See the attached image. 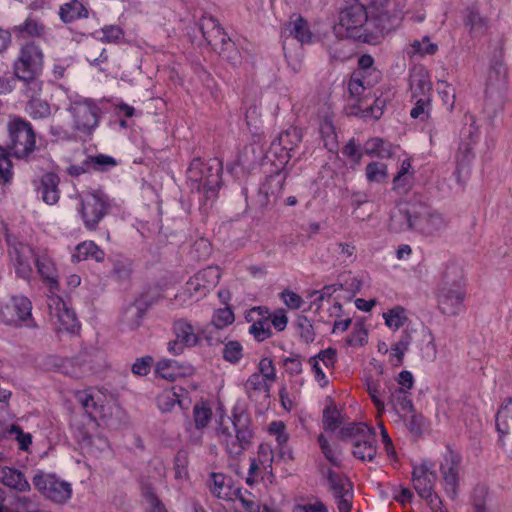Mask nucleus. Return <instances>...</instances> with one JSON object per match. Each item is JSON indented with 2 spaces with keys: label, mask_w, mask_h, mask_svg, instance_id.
<instances>
[{
  "label": "nucleus",
  "mask_w": 512,
  "mask_h": 512,
  "mask_svg": "<svg viewBox=\"0 0 512 512\" xmlns=\"http://www.w3.org/2000/svg\"><path fill=\"white\" fill-rule=\"evenodd\" d=\"M174 339L167 343V350L171 355L183 354L185 348H192L200 343V330L187 318L174 319L171 325Z\"/></svg>",
  "instance_id": "f8f14e48"
},
{
  "label": "nucleus",
  "mask_w": 512,
  "mask_h": 512,
  "mask_svg": "<svg viewBox=\"0 0 512 512\" xmlns=\"http://www.w3.org/2000/svg\"><path fill=\"white\" fill-rule=\"evenodd\" d=\"M34 265L40 278L50 289L58 288V269L53 257L46 249H37Z\"/></svg>",
  "instance_id": "4be33fe9"
},
{
  "label": "nucleus",
  "mask_w": 512,
  "mask_h": 512,
  "mask_svg": "<svg viewBox=\"0 0 512 512\" xmlns=\"http://www.w3.org/2000/svg\"><path fill=\"white\" fill-rule=\"evenodd\" d=\"M49 134L57 140L69 141L75 136L72 127L69 128L62 123L58 118L54 117L49 127Z\"/></svg>",
  "instance_id": "4d7b16f0"
},
{
  "label": "nucleus",
  "mask_w": 512,
  "mask_h": 512,
  "mask_svg": "<svg viewBox=\"0 0 512 512\" xmlns=\"http://www.w3.org/2000/svg\"><path fill=\"white\" fill-rule=\"evenodd\" d=\"M414 229L424 236H436L444 231L448 225L444 216L436 211H431L422 205H416L414 215Z\"/></svg>",
  "instance_id": "dca6fc26"
},
{
  "label": "nucleus",
  "mask_w": 512,
  "mask_h": 512,
  "mask_svg": "<svg viewBox=\"0 0 512 512\" xmlns=\"http://www.w3.org/2000/svg\"><path fill=\"white\" fill-rule=\"evenodd\" d=\"M431 82L423 69L413 71L410 75L411 98L431 97Z\"/></svg>",
  "instance_id": "c756f323"
},
{
  "label": "nucleus",
  "mask_w": 512,
  "mask_h": 512,
  "mask_svg": "<svg viewBox=\"0 0 512 512\" xmlns=\"http://www.w3.org/2000/svg\"><path fill=\"white\" fill-rule=\"evenodd\" d=\"M410 53L413 55H433L438 50V45L432 43L428 36H424L421 40H414L411 44Z\"/></svg>",
  "instance_id": "680f3d73"
},
{
  "label": "nucleus",
  "mask_w": 512,
  "mask_h": 512,
  "mask_svg": "<svg viewBox=\"0 0 512 512\" xmlns=\"http://www.w3.org/2000/svg\"><path fill=\"white\" fill-rule=\"evenodd\" d=\"M0 482L18 492H29L31 489L25 475L20 470L8 466L0 467Z\"/></svg>",
  "instance_id": "a878e982"
},
{
  "label": "nucleus",
  "mask_w": 512,
  "mask_h": 512,
  "mask_svg": "<svg viewBox=\"0 0 512 512\" xmlns=\"http://www.w3.org/2000/svg\"><path fill=\"white\" fill-rule=\"evenodd\" d=\"M8 256L18 278L30 281L33 275V264L37 250L29 244L16 239H7Z\"/></svg>",
  "instance_id": "ddd939ff"
},
{
  "label": "nucleus",
  "mask_w": 512,
  "mask_h": 512,
  "mask_svg": "<svg viewBox=\"0 0 512 512\" xmlns=\"http://www.w3.org/2000/svg\"><path fill=\"white\" fill-rule=\"evenodd\" d=\"M6 156L28 161L38 150L37 133L32 123L19 115H10L6 125Z\"/></svg>",
  "instance_id": "7ed1b4c3"
},
{
  "label": "nucleus",
  "mask_w": 512,
  "mask_h": 512,
  "mask_svg": "<svg viewBox=\"0 0 512 512\" xmlns=\"http://www.w3.org/2000/svg\"><path fill=\"white\" fill-rule=\"evenodd\" d=\"M155 374L165 380L175 381L182 374V367L171 359L159 360L155 366Z\"/></svg>",
  "instance_id": "a19ab883"
},
{
  "label": "nucleus",
  "mask_w": 512,
  "mask_h": 512,
  "mask_svg": "<svg viewBox=\"0 0 512 512\" xmlns=\"http://www.w3.org/2000/svg\"><path fill=\"white\" fill-rule=\"evenodd\" d=\"M13 32L18 39L40 38L46 33L44 23L33 16H28L21 24L14 26Z\"/></svg>",
  "instance_id": "bb28decb"
},
{
  "label": "nucleus",
  "mask_w": 512,
  "mask_h": 512,
  "mask_svg": "<svg viewBox=\"0 0 512 512\" xmlns=\"http://www.w3.org/2000/svg\"><path fill=\"white\" fill-rule=\"evenodd\" d=\"M44 52L39 43L35 40H26L19 46L17 57L12 64L13 75L22 83L28 86L29 90L39 89L43 83L41 75L44 69Z\"/></svg>",
  "instance_id": "20e7f679"
},
{
  "label": "nucleus",
  "mask_w": 512,
  "mask_h": 512,
  "mask_svg": "<svg viewBox=\"0 0 512 512\" xmlns=\"http://www.w3.org/2000/svg\"><path fill=\"white\" fill-rule=\"evenodd\" d=\"M463 22L472 36H482L490 28V18L481 15L475 6L467 8Z\"/></svg>",
  "instance_id": "393cba45"
},
{
  "label": "nucleus",
  "mask_w": 512,
  "mask_h": 512,
  "mask_svg": "<svg viewBox=\"0 0 512 512\" xmlns=\"http://www.w3.org/2000/svg\"><path fill=\"white\" fill-rule=\"evenodd\" d=\"M71 117V127L75 136L83 139H91L99 127L101 108L97 103L88 98L72 101L67 108Z\"/></svg>",
  "instance_id": "0eeeda50"
},
{
  "label": "nucleus",
  "mask_w": 512,
  "mask_h": 512,
  "mask_svg": "<svg viewBox=\"0 0 512 512\" xmlns=\"http://www.w3.org/2000/svg\"><path fill=\"white\" fill-rule=\"evenodd\" d=\"M341 415L335 408L327 407L323 411V427L326 431H335L341 425Z\"/></svg>",
  "instance_id": "338daca9"
},
{
  "label": "nucleus",
  "mask_w": 512,
  "mask_h": 512,
  "mask_svg": "<svg viewBox=\"0 0 512 512\" xmlns=\"http://www.w3.org/2000/svg\"><path fill=\"white\" fill-rule=\"evenodd\" d=\"M209 171L210 168L201 158L197 157L191 161L187 170V177L191 182L196 184L197 189H205L207 185L212 183V181L208 179Z\"/></svg>",
  "instance_id": "473e14b6"
},
{
  "label": "nucleus",
  "mask_w": 512,
  "mask_h": 512,
  "mask_svg": "<svg viewBox=\"0 0 512 512\" xmlns=\"http://www.w3.org/2000/svg\"><path fill=\"white\" fill-rule=\"evenodd\" d=\"M199 28L208 45H210L213 50L227 59H232L227 52L230 50L235 51L234 43L220 26L217 19L210 15H204L199 20Z\"/></svg>",
  "instance_id": "4468645a"
},
{
  "label": "nucleus",
  "mask_w": 512,
  "mask_h": 512,
  "mask_svg": "<svg viewBox=\"0 0 512 512\" xmlns=\"http://www.w3.org/2000/svg\"><path fill=\"white\" fill-rule=\"evenodd\" d=\"M32 483L43 497L55 503L64 504L72 496L71 484L52 473L37 471Z\"/></svg>",
  "instance_id": "9d476101"
},
{
  "label": "nucleus",
  "mask_w": 512,
  "mask_h": 512,
  "mask_svg": "<svg viewBox=\"0 0 512 512\" xmlns=\"http://www.w3.org/2000/svg\"><path fill=\"white\" fill-rule=\"evenodd\" d=\"M385 325L396 331L401 328L407 320L406 311L402 306H396L383 313Z\"/></svg>",
  "instance_id": "3c124183"
},
{
  "label": "nucleus",
  "mask_w": 512,
  "mask_h": 512,
  "mask_svg": "<svg viewBox=\"0 0 512 512\" xmlns=\"http://www.w3.org/2000/svg\"><path fill=\"white\" fill-rule=\"evenodd\" d=\"M495 422L498 433L512 430V397L503 400L496 413Z\"/></svg>",
  "instance_id": "58836bf2"
},
{
  "label": "nucleus",
  "mask_w": 512,
  "mask_h": 512,
  "mask_svg": "<svg viewBox=\"0 0 512 512\" xmlns=\"http://www.w3.org/2000/svg\"><path fill=\"white\" fill-rule=\"evenodd\" d=\"M413 177L411 161L409 159L403 160L400 169L393 178V190L398 193H406L410 189Z\"/></svg>",
  "instance_id": "4c0bfd02"
},
{
  "label": "nucleus",
  "mask_w": 512,
  "mask_h": 512,
  "mask_svg": "<svg viewBox=\"0 0 512 512\" xmlns=\"http://www.w3.org/2000/svg\"><path fill=\"white\" fill-rule=\"evenodd\" d=\"M370 24L369 10L363 0H357L356 3L344 8L340 12L338 29L343 30L348 38L362 40L363 42L375 44L379 36L369 32L365 24ZM340 33V31H338Z\"/></svg>",
  "instance_id": "39448f33"
},
{
  "label": "nucleus",
  "mask_w": 512,
  "mask_h": 512,
  "mask_svg": "<svg viewBox=\"0 0 512 512\" xmlns=\"http://www.w3.org/2000/svg\"><path fill=\"white\" fill-rule=\"evenodd\" d=\"M235 320L234 313L230 307L219 308L214 311L211 324L217 329H223L231 325Z\"/></svg>",
  "instance_id": "bf43d9fd"
},
{
  "label": "nucleus",
  "mask_w": 512,
  "mask_h": 512,
  "mask_svg": "<svg viewBox=\"0 0 512 512\" xmlns=\"http://www.w3.org/2000/svg\"><path fill=\"white\" fill-rule=\"evenodd\" d=\"M389 392L388 401L397 413H410L413 410V403L410 398V391L404 390L405 388H398L391 385H386Z\"/></svg>",
  "instance_id": "c85d7f7f"
},
{
  "label": "nucleus",
  "mask_w": 512,
  "mask_h": 512,
  "mask_svg": "<svg viewBox=\"0 0 512 512\" xmlns=\"http://www.w3.org/2000/svg\"><path fill=\"white\" fill-rule=\"evenodd\" d=\"M188 453L185 450H180L174 457V473L176 479H187L188 472Z\"/></svg>",
  "instance_id": "0e129e2a"
},
{
  "label": "nucleus",
  "mask_w": 512,
  "mask_h": 512,
  "mask_svg": "<svg viewBox=\"0 0 512 512\" xmlns=\"http://www.w3.org/2000/svg\"><path fill=\"white\" fill-rule=\"evenodd\" d=\"M60 178L57 174L48 172L41 176L37 193L41 199L48 205H54L59 201Z\"/></svg>",
  "instance_id": "b1692460"
},
{
  "label": "nucleus",
  "mask_w": 512,
  "mask_h": 512,
  "mask_svg": "<svg viewBox=\"0 0 512 512\" xmlns=\"http://www.w3.org/2000/svg\"><path fill=\"white\" fill-rule=\"evenodd\" d=\"M89 258L96 262H103L105 252L94 241H83L76 246L72 260L81 262Z\"/></svg>",
  "instance_id": "2f4dec72"
},
{
  "label": "nucleus",
  "mask_w": 512,
  "mask_h": 512,
  "mask_svg": "<svg viewBox=\"0 0 512 512\" xmlns=\"http://www.w3.org/2000/svg\"><path fill=\"white\" fill-rule=\"evenodd\" d=\"M222 357L231 364H238L243 358V346L236 340L228 341L224 344Z\"/></svg>",
  "instance_id": "5fc2aeb1"
},
{
  "label": "nucleus",
  "mask_w": 512,
  "mask_h": 512,
  "mask_svg": "<svg viewBox=\"0 0 512 512\" xmlns=\"http://www.w3.org/2000/svg\"><path fill=\"white\" fill-rule=\"evenodd\" d=\"M158 408L163 413L173 410L175 405H181V400L174 388L163 390L156 398Z\"/></svg>",
  "instance_id": "8fccbe9b"
},
{
  "label": "nucleus",
  "mask_w": 512,
  "mask_h": 512,
  "mask_svg": "<svg viewBox=\"0 0 512 512\" xmlns=\"http://www.w3.org/2000/svg\"><path fill=\"white\" fill-rule=\"evenodd\" d=\"M90 171L107 172L117 166V160L106 154L88 155Z\"/></svg>",
  "instance_id": "09e8293b"
},
{
  "label": "nucleus",
  "mask_w": 512,
  "mask_h": 512,
  "mask_svg": "<svg viewBox=\"0 0 512 512\" xmlns=\"http://www.w3.org/2000/svg\"><path fill=\"white\" fill-rule=\"evenodd\" d=\"M13 178V164L6 156V150L0 145V183L7 184Z\"/></svg>",
  "instance_id": "69168bd1"
},
{
  "label": "nucleus",
  "mask_w": 512,
  "mask_h": 512,
  "mask_svg": "<svg viewBox=\"0 0 512 512\" xmlns=\"http://www.w3.org/2000/svg\"><path fill=\"white\" fill-rule=\"evenodd\" d=\"M209 490L213 496L224 501H233L235 488L232 486V480L221 472H212L209 475Z\"/></svg>",
  "instance_id": "5701e85b"
},
{
  "label": "nucleus",
  "mask_w": 512,
  "mask_h": 512,
  "mask_svg": "<svg viewBox=\"0 0 512 512\" xmlns=\"http://www.w3.org/2000/svg\"><path fill=\"white\" fill-rule=\"evenodd\" d=\"M414 107L410 111L413 119L425 120L429 117L431 110V97L412 99Z\"/></svg>",
  "instance_id": "e2e57ef3"
},
{
  "label": "nucleus",
  "mask_w": 512,
  "mask_h": 512,
  "mask_svg": "<svg viewBox=\"0 0 512 512\" xmlns=\"http://www.w3.org/2000/svg\"><path fill=\"white\" fill-rule=\"evenodd\" d=\"M435 481L436 473L433 463L423 461L413 467L412 482L418 495L432 505L436 512H447L441 507H439V509L436 508V504L441 505L442 502L434 492Z\"/></svg>",
  "instance_id": "9b49d317"
},
{
  "label": "nucleus",
  "mask_w": 512,
  "mask_h": 512,
  "mask_svg": "<svg viewBox=\"0 0 512 512\" xmlns=\"http://www.w3.org/2000/svg\"><path fill=\"white\" fill-rule=\"evenodd\" d=\"M85 59L91 66L99 67L108 61V54L105 48L99 43L93 41L88 43L85 48Z\"/></svg>",
  "instance_id": "37998d69"
},
{
  "label": "nucleus",
  "mask_w": 512,
  "mask_h": 512,
  "mask_svg": "<svg viewBox=\"0 0 512 512\" xmlns=\"http://www.w3.org/2000/svg\"><path fill=\"white\" fill-rule=\"evenodd\" d=\"M272 383L265 379L261 374L253 373L244 384V390L251 400L259 398H269Z\"/></svg>",
  "instance_id": "cd10ccee"
},
{
  "label": "nucleus",
  "mask_w": 512,
  "mask_h": 512,
  "mask_svg": "<svg viewBox=\"0 0 512 512\" xmlns=\"http://www.w3.org/2000/svg\"><path fill=\"white\" fill-rule=\"evenodd\" d=\"M352 446V453L357 459L361 461H372L377 454L376 431L371 432V437H363Z\"/></svg>",
  "instance_id": "72a5a7b5"
},
{
  "label": "nucleus",
  "mask_w": 512,
  "mask_h": 512,
  "mask_svg": "<svg viewBox=\"0 0 512 512\" xmlns=\"http://www.w3.org/2000/svg\"><path fill=\"white\" fill-rule=\"evenodd\" d=\"M374 430V428L369 427L365 423H351L340 430V438L348 440L354 445L355 442L360 441L363 437H371V432Z\"/></svg>",
  "instance_id": "ea45409f"
},
{
  "label": "nucleus",
  "mask_w": 512,
  "mask_h": 512,
  "mask_svg": "<svg viewBox=\"0 0 512 512\" xmlns=\"http://www.w3.org/2000/svg\"><path fill=\"white\" fill-rule=\"evenodd\" d=\"M327 479L330 484V489L335 497H342L344 494H349L351 484L347 478L329 469L327 472Z\"/></svg>",
  "instance_id": "de8ad7c7"
},
{
  "label": "nucleus",
  "mask_w": 512,
  "mask_h": 512,
  "mask_svg": "<svg viewBox=\"0 0 512 512\" xmlns=\"http://www.w3.org/2000/svg\"><path fill=\"white\" fill-rule=\"evenodd\" d=\"M435 296L443 315L453 317L464 310L467 290L464 270L459 264L451 262L445 266Z\"/></svg>",
  "instance_id": "f03ea898"
},
{
  "label": "nucleus",
  "mask_w": 512,
  "mask_h": 512,
  "mask_svg": "<svg viewBox=\"0 0 512 512\" xmlns=\"http://www.w3.org/2000/svg\"><path fill=\"white\" fill-rule=\"evenodd\" d=\"M144 313L145 311L141 307L131 304L122 312L121 323L128 329H136L141 325Z\"/></svg>",
  "instance_id": "c03bdc74"
},
{
  "label": "nucleus",
  "mask_w": 512,
  "mask_h": 512,
  "mask_svg": "<svg viewBox=\"0 0 512 512\" xmlns=\"http://www.w3.org/2000/svg\"><path fill=\"white\" fill-rule=\"evenodd\" d=\"M415 207L412 206H396L389 214L387 229L390 233L401 234L414 229Z\"/></svg>",
  "instance_id": "aec40b11"
},
{
  "label": "nucleus",
  "mask_w": 512,
  "mask_h": 512,
  "mask_svg": "<svg viewBox=\"0 0 512 512\" xmlns=\"http://www.w3.org/2000/svg\"><path fill=\"white\" fill-rule=\"evenodd\" d=\"M0 321L14 327H38L32 317V302L24 295L12 296L9 303L0 306Z\"/></svg>",
  "instance_id": "1a4fd4ad"
},
{
  "label": "nucleus",
  "mask_w": 512,
  "mask_h": 512,
  "mask_svg": "<svg viewBox=\"0 0 512 512\" xmlns=\"http://www.w3.org/2000/svg\"><path fill=\"white\" fill-rule=\"evenodd\" d=\"M368 342V330L362 321H357L350 335L346 339L347 345L351 347H362Z\"/></svg>",
  "instance_id": "603ef678"
},
{
  "label": "nucleus",
  "mask_w": 512,
  "mask_h": 512,
  "mask_svg": "<svg viewBox=\"0 0 512 512\" xmlns=\"http://www.w3.org/2000/svg\"><path fill=\"white\" fill-rule=\"evenodd\" d=\"M286 29L289 31V35L295 38L301 45L311 44L314 41L309 24L302 16L291 19L287 23Z\"/></svg>",
  "instance_id": "7c9ffc66"
},
{
  "label": "nucleus",
  "mask_w": 512,
  "mask_h": 512,
  "mask_svg": "<svg viewBox=\"0 0 512 512\" xmlns=\"http://www.w3.org/2000/svg\"><path fill=\"white\" fill-rule=\"evenodd\" d=\"M221 271L217 266H208L195 273L186 282L183 292L177 297L197 302L205 298L219 283Z\"/></svg>",
  "instance_id": "6e6552de"
},
{
  "label": "nucleus",
  "mask_w": 512,
  "mask_h": 512,
  "mask_svg": "<svg viewBox=\"0 0 512 512\" xmlns=\"http://www.w3.org/2000/svg\"><path fill=\"white\" fill-rule=\"evenodd\" d=\"M272 470L269 467H266V464H261L257 461L256 458L250 459V466L248 469V476L246 478V483L249 486H252L254 483L257 482L258 478L261 477V479H264V474H269L272 476Z\"/></svg>",
  "instance_id": "6e6d98bb"
},
{
  "label": "nucleus",
  "mask_w": 512,
  "mask_h": 512,
  "mask_svg": "<svg viewBox=\"0 0 512 512\" xmlns=\"http://www.w3.org/2000/svg\"><path fill=\"white\" fill-rule=\"evenodd\" d=\"M387 176V166L379 162H371L366 166V177L369 182H381Z\"/></svg>",
  "instance_id": "774afa93"
},
{
  "label": "nucleus",
  "mask_w": 512,
  "mask_h": 512,
  "mask_svg": "<svg viewBox=\"0 0 512 512\" xmlns=\"http://www.w3.org/2000/svg\"><path fill=\"white\" fill-rule=\"evenodd\" d=\"M364 151L369 156H376L381 158H388L393 154L391 144L387 143L379 137H374L366 141L364 145Z\"/></svg>",
  "instance_id": "79ce46f5"
},
{
  "label": "nucleus",
  "mask_w": 512,
  "mask_h": 512,
  "mask_svg": "<svg viewBox=\"0 0 512 512\" xmlns=\"http://www.w3.org/2000/svg\"><path fill=\"white\" fill-rule=\"evenodd\" d=\"M193 418L195 427L199 430L203 429L211 421L212 410L205 403L196 404L193 408Z\"/></svg>",
  "instance_id": "052dcab7"
},
{
  "label": "nucleus",
  "mask_w": 512,
  "mask_h": 512,
  "mask_svg": "<svg viewBox=\"0 0 512 512\" xmlns=\"http://www.w3.org/2000/svg\"><path fill=\"white\" fill-rule=\"evenodd\" d=\"M365 385L367 392L374 403L378 413L382 414L385 410L384 397L386 394V385H391L390 382L382 383L380 380L373 378H366Z\"/></svg>",
  "instance_id": "f704fd0d"
},
{
  "label": "nucleus",
  "mask_w": 512,
  "mask_h": 512,
  "mask_svg": "<svg viewBox=\"0 0 512 512\" xmlns=\"http://www.w3.org/2000/svg\"><path fill=\"white\" fill-rule=\"evenodd\" d=\"M78 212L88 231H95L99 223L107 216L113 201L102 189L83 191L79 194Z\"/></svg>",
  "instance_id": "423d86ee"
},
{
  "label": "nucleus",
  "mask_w": 512,
  "mask_h": 512,
  "mask_svg": "<svg viewBox=\"0 0 512 512\" xmlns=\"http://www.w3.org/2000/svg\"><path fill=\"white\" fill-rule=\"evenodd\" d=\"M318 443L321 448V451L324 455V457L333 465V466H340V454L341 451L336 445H331L327 438L320 434L318 436Z\"/></svg>",
  "instance_id": "864d4df0"
},
{
  "label": "nucleus",
  "mask_w": 512,
  "mask_h": 512,
  "mask_svg": "<svg viewBox=\"0 0 512 512\" xmlns=\"http://www.w3.org/2000/svg\"><path fill=\"white\" fill-rule=\"evenodd\" d=\"M337 361V353L333 348H327L321 350L317 355H314L308 359L311 365V370L314 374L315 381L324 388L328 386L329 380L323 371V367L327 369L334 368Z\"/></svg>",
  "instance_id": "412c9836"
},
{
  "label": "nucleus",
  "mask_w": 512,
  "mask_h": 512,
  "mask_svg": "<svg viewBox=\"0 0 512 512\" xmlns=\"http://www.w3.org/2000/svg\"><path fill=\"white\" fill-rule=\"evenodd\" d=\"M47 305L51 317L56 319L59 324L58 330L75 333L80 329V324L75 312L67 306L61 297L57 295L49 296Z\"/></svg>",
  "instance_id": "f3484780"
},
{
  "label": "nucleus",
  "mask_w": 512,
  "mask_h": 512,
  "mask_svg": "<svg viewBox=\"0 0 512 512\" xmlns=\"http://www.w3.org/2000/svg\"><path fill=\"white\" fill-rule=\"evenodd\" d=\"M237 499L245 512H260L261 504L255 495L248 490L235 488L234 500Z\"/></svg>",
  "instance_id": "a18cd8bd"
},
{
  "label": "nucleus",
  "mask_w": 512,
  "mask_h": 512,
  "mask_svg": "<svg viewBox=\"0 0 512 512\" xmlns=\"http://www.w3.org/2000/svg\"><path fill=\"white\" fill-rule=\"evenodd\" d=\"M216 437L230 458H238L250 448L254 437L249 415L233 410L230 417L220 420Z\"/></svg>",
  "instance_id": "f257e3e1"
},
{
  "label": "nucleus",
  "mask_w": 512,
  "mask_h": 512,
  "mask_svg": "<svg viewBox=\"0 0 512 512\" xmlns=\"http://www.w3.org/2000/svg\"><path fill=\"white\" fill-rule=\"evenodd\" d=\"M87 8L78 0H72L60 6L59 16L64 23H72L88 17Z\"/></svg>",
  "instance_id": "c9c22d12"
},
{
  "label": "nucleus",
  "mask_w": 512,
  "mask_h": 512,
  "mask_svg": "<svg viewBox=\"0 0 512 512\" xmlns=\"http://www.w3.org/2000/svg\"><path fill=\"white\" fill-rule=\"evenodd\" d=\"M462 457L459 453L447 449L440 462L439 470L446 494L455 499L458 495Z\"/></svg>",
  "instance_id": "2eb2a0df"
},
{
  "label": "nucleus",
  "mask_w": 512,
  "mask_h": 512,
  "mask_svg": "<svg viewBox=\"0 0 512 512\" xmlns=\"http://www.w3.org/2000/svg\"><path fill=\"white\" fill-rule=\"evenodd\" d=\"M319 132L324 142V146L331 152L336 151L338 148L337 134L330 119L325 118L320 123Z\"/></svg>",
  "instance_id": "49530a36"
},
{
  "label": "nucleus",
  "mask_w": 512,
  "mask_h": 512,
  "mask_svg": "<svg viewBox=\"0 0 512 512\" xmlns=\"http://www.w3.org/2000/svg\"><path fill=\"white\" fill-rule=\"evenodd\" d=\"M365 91L366 86L364 83V75L361 73H353L348 82L350 98L357 103L359 110L364 116L379 119L382 116V108L378 105L374 107L373 105L366 103L367 99Z\"/></svg>",
  "instance_id": "a211bd4d"
},
{
  "label": "nucleus",
  "mask_w": 512,
  "mask_h": 512,
  "mask_svg": "<svg viewBox=\"0 0 512 512\" xmlns=\"http://www.w3.org/2000/svg\"><path fill=\"white\" fill-rule=\"evenodd\" d=\"M7 433L17 441L20 450L25 452L29 450L32 444V435L30 433L24 432L17 424L10 425L7 428Z\"/></svg>",
  "instance_id": "13d9d810"
},
{
  "label": "nucleus",
  "mask_w": 512,
  "mask_h": 512,
  "mask_svg": "<svg viewBox=\"0 0 512 512\" xmlns=\"http://www.w3.org/2000/svg\"><path fill=\"white\" fill-rule=\"evenodd\" d=\"M38 86L39 89L35 91L29 90L28 86L21 87L23 96L28 99L25 105V112L32 120H45L52 114L51 105L40 97L43 91V83Z\"/></svg>",
  "instance_id": "6ab92c4d"
},
{
  "label": "nucleus",
  "mask_w": 512,
  "mask_h": 512,
  "mask_svg": "<svg viewBox=\"0 0 512 512\" xmlns=\"http://www.w3.org/2000/svg\"><path fill=\"white\" fill-rule=\"evenodd\" d=\"M302 131L297 127H290L280 133L277 143L273 142L272 146H280L286 151L287 158H290V152L299 146L302 141Z\"/></svg>",
  "instance_id": "e433bc0d"
}]
</instances>
